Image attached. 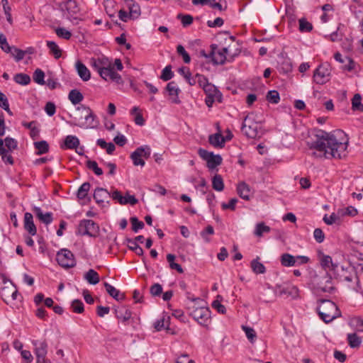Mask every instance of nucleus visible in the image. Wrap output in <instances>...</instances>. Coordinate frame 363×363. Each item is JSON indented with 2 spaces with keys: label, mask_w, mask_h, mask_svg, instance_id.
<instances>
[{
  "label": "nucleus",
  "mask_w": 363,
  "mask_h": 363,
  "mask_svg": "<svg viewBox=\"0 0 363 363\" xmlns=\"http://www.w3.org/2000/svg\"><path fill=\"white\" fill-rule=\"evenodd\" d=\"M8 152L9 151L6 150V147L4 146V140L0 138V155L1 156L2 160L5 163L13 164V159L11 155L8 154Z\"/></svg>",
  "instance_id": "29"
},
{
  "label": "nucleus",
  "mask_w": 363,
  "mask_h": 363,
  "mask_svg": "<svg viewBox=\"0 0 363 363\" xmlns=\"http://www.w3.org/2000/svg\"><path fill=\"white\" fill-rule=\"evenodd\" d=\"M280 262L284 267H292L296 264V258L289 253H284L281 255Z\"/></svg>",
  "instance_id": "28"
},
{
  "label": "nucleus",
  "mask_w": 363,
  "mask_h": 363,
  "mask_svg": "<svg viewBox=\"0 0 363 363\" xmlns=\"http://www.w3.org/2000/svg\"><path fill=\"white\" fill-rule=\"evenodd\" d=\"M214 229L211 225H208L203 231L201 232V236L206 242H210V238L208 237V235H213Z\"/></svg>",
  "instance_id": "59"
},
{
  "label": "nucleus",
  "mask_w": 363,
  "mask_h": 363,
  "mask_svg": "<svg viewBox=\"0 0 363 363\" xmlns=\"http://www.w3.org/2000/svg\"><path fill=\"white\" fill-rule=\"evenodd\" d=\"M85 279L91 284L95 285L99 282V276L94 269H89L84 276Z\"/></svg>",
  "instance_id": "36"
},
{
  "label": "nucleus",
  "mask_w": 363,
  "mask_h": 363,
  "mask_svg": "<svg viewBox=\"0 0 363 363\" xmlns=\"http://www.w3.org/2000/svg\"><path fill=\"white\" fill-rule=\"evenodd\" d=\"M45 73L40 69H37L33 73V81L38 84H44L45 83L44 80Z\"/></svg>",
  "instance_id": "43"
},
{
  "label": "nucleus",
  "mask_w": 363,
  "mask_h": 363,
  "mask_svg": "<svg viewBox=\"0 0 363 363\" xmlns=\"http://www.w3.org/2000/svg\"><path fill=\"white\" fill-rule=\"evenodd\" d=\"M330 66L328 63L320 65L314 71L313 79L318 84H324L330 80Z\"/></svg>",
  "instance_id": "6"
},
{
  "label": "nucleus",
  "mask_w": 363,
  "mask_h": 363,
  "mask_svg": "<svg viewBox=\"0 0 363 363\" xmlns=\"http://www.w3.org/2000/svg\"><path fill=\"white\" fill-rule=\"evenodd\" d=\"M208 140L210 144L214 147H223L225 143V139L220 133L211 135Z\"/></svg>",
  "instance_id": "31"
},
{
  "label": "nucleus",
  "mask_w": 363,
  "mask_h": 363,
  "mask_svg": "<svg viewBox=\"0 0 363 363\" xmlns=\"http://www.w3.org/2000/svg\"><path fill=\"white\" fill-rule=\"evenodd\" d=\"M45 111L49 116H52L56 111V107L54 103L48 102L45 106Z\"/></svg>",
  "instance_id": "63"
},
{
  "label": "nucleus",
  "mask_w": 363,
  "mask_h": 363,
  "mask_svg": "<svg viewBox=\"0 0 363 363\" xmlns=\"http://www.w3.org/2000/svg\"><path fill=\"white\" fill-rule=\"evenodd\" d=\"M62 9L64 12V15L73 22L74 24H77L79 19L77 18V14L79 11L77 3L74 0H68L64 3L62 6Z\"/></svg>",
  "instance_id": "10"
},
{
  "label": "nucleus",
  "mask_w": 363,
  "mask_h": 363,
  "mask_svg": "<svg viewBox=\"0 0 363 363\" xmlns=\"http://www.w3.org/2000/svg\"><path fill=\"white\" fill-rule=\"evenodd\" d=\"M228 52L227 48L220 50L218 49V45L213 44L211 45L210 55L211 60L215 65H223L226 60V55Z\"/></svg>",
  "instance_id": "12"
},
{
  "label": "nucleus",
  "mask_w": 363,
  "mask_h": 363,
  "mask_svg": "<svg viewBox=\"0 0 363 363\" xmlns=\"http://www.w3.org/2000/svg\"><path fill=\"white\" fill-rule=\"evenodd\" d=\"M313 29L312 24L305 18L299 19V30L301 32H310Z\"/></svg>",
  "instance_id": "45"
},
{
  "label": "nucleus",
  "mask_w": 363,
  "mask_h": 363,
  "mask_svg": "<svg viewBox=\"0 0 363 363\" xmlns=\"http://www.w3.org/2000/svg\"><path fill=\"white\" fill-rule=\"evenodd\" d=\"M129 9L130 16L136 18L140 15V7L133 0H125Z\"/></svg>",
  "instance_id": "26"
},
{
  "label": "nucleus",
  "mask_w": 363,
  "mask_h": 363,
  "mask_svg": "<svg viewBox=\"0 0 363 363\" xmlns=\"http://www.w3.org/2000/svg\"><path fill=\"white\" fill-rule=\"evenodd\" d=\"M318 312L320 318L327 323L340 315V312L336 304L330 300H320Z\"/></svg>",
  "instance_id": "3"
},
{
  "label": "nucleus",
  "mask_w": 363,
  "mask_h": 363,
  "mask_svg": "<svg viewBox=\"0 0 363 363\" xmlns=\"http://www.w3.org/2000/svg\"><path fill=\"white\" fill-rule=\"evenodd\" d=\"M177 18L181 19L182 23L184 27H186L189 25H191L193 22V17L191 15L186 14H179L177 16Z\"/></svg>",
  "instance_id": "60"
},
{
  "label": "nucleus",
  "mask_w": 363,
  "mask_h": 363,
  "mask_svg": "<svg viewBox=\"0 0 363 363\" xmlns=\"http://www.w3.org/2000/svg\"><path fill=\"white\" fill-rule=\"evenodd\" d=\"M175 259L176 257L173 254H168L167 255V260L169 263V268L171 269H174L177 272L182 274L184 272V270L180 264L175 262Z\"/></svg>",
  "instance_id": "34"
},
{
  "label": "nucleus",
  "mask_w": 363,
  "mask_h": 363,
  "mask_svg": "<svg viewBox=\"0 0 363 363\" xmlns=\"http://www.w3.org/2000/svg\"><path fill=\"white\" fill-rule=\"evenodd\" d=\"M91 184L89 182L83 183L79 188L77 196L79 199H84L86 198L89 191L90 190Z\"/></svg>",
  "instance_id": "39"
},
{
  "label": "nucleus",
  "mask_w": 363,
  "mask_h": 363,
  "mask_svg": "<svg viewBox=\"0 0 363 363\" xmlns=\"http://www.w3.org/2000/svg\"><path fill=\"white\" fill-rule=\"evenodd\" d=\"M173 76L174 74L172 71V67L170 65H167L163 69L160 78L164 81H168L171 79Z\"/></svg>",
  "instance_id": "52"
},
{
  "label": "nucleus",
  "mask_w": 363,
  "mask_h": 363,
  "mask_svg": "<svg viewBox=\"0 0 363 363\" xmlns=\"http://www.w3.org/2000/svg\"><path fill=\"white\" fill-rule=\"evenodd\" d=\"M116 317L122 322L125 323L131 318V311L125 307H121L115 310Z\"/></svg>",
  "instance_id": "25"
},
{
  "label": "nucleus",
  "mask_w": 363,
  "mask_h": 363,
  "mask_svg": "<svg viewBox=\"0 0 363 363\" xmlns=\"http://www.w3.org/2000/svg\"><path fill=\"white\" fill-rule=\"evenodd\" d=\"M320 263L321 267L325 269H335L337 265L334 264L332 257L329 255L321 254L320 256Z\"/></svg>",
  "instance_id": "24"
},
{
  "label": "nucleus",
  "mask_w": 363,
  "mask_h": 363,
  "mask_svg": "<svg viewBox=\"0 0 363 363\" xmlns=\"http://www.w3.org/2000/svg\"><path fill=\"white\" fill-rule=\"evenodd\" d=\"M352 106L354 111H363V104L360 94H356L352 99Z\"/></svg>",
  "instance_id": "41"
},
{
  "label": "nucleus",
  "mask_w": 363,
  "mask_h": 363,
  "mask_svg": "<svg viewBox=\"0 0 363 363\" xmlns=\"http://www.w3.org/2000/svg\"><path fill=\"white\" fill-rule=\"evenodd\" d=\"M127 241L128 243L131 244V245L129 246L130 250L134 251L135 252V254L139 256L143 255V248L138 244H137V242L135 241H134L132 239H128Z\"/></svg>",
  "instance_id": "48"
},
{
  "label": "nucleus",
  "mask_w": 363,
  "mask_h": 363,
  "mask_svg": "<svg viewBox=\"0 0 363 363\" xmlns=\"http://www.w3.org/2000/svg\"><path fill=\"white\" fill-rule=\"evenodd\" d=\"M71 308L73 312L77 313H82L84 310L82 301L79 299H75L72 302Z\"/></svg>",
  "instance_id": "44"
},
{
  "label": "nucleus",
  "mask_w": 363,
  "mask_h": 363,
  "mask_svg": "<svg viewBox=\"0 0 363 363\" xmlns=\"http://www.w3.org/2000/svg\"><path fill=\"white\" fill-rule=\"evenodd\" d=\"M34 146L37 150V155L45 154L49 150L48 143L45 140L34 143Z\"/></svg>",
  "instance_id": "40"
},
{
  "label": "nucleus",
  "mask_w": 363,
  "mask_h": 363,
  "mask_svg": "<svg viewBox=\"0 0 363 363\" xmlns=\"http://www.w3.org/2000/svg\"><path fill=\"white\" fill-rule=\"evenodd\" d=\"M79 145V140L77 137L74 135H67L66 136L64 145H62V148H67V149H77Z\"/></svg>",
  "instance_id": "23"
},
{
  "label": "nucleus",
  "mask_w": 363,
  "mask_h": 363,
  "mask_svg": "<svg viewBox=\"0 0 363 363\" xmlns=\"http://www.w3.org/2000/svg\"><path fill=\"white\" fill-rule=\"evenodd\" d=\"M313 236L315 240L319 243H321L324 241L325 235L320 228H315L314 230Z\"/></svg>",
  "instance_id": "62"
},
{
  "label": "nucleus",
  "mask_w": 363,
  "mask_h": 363,
  "mask_svg": "<svg viewBox=\"0 0 363 363\" xmlns=\"http://www.w3.org/2000/svg\"><path fill=\"white\" fill-rule=\"evenodd\" d=\"M48 48L50 50V52L55 59H59L62 55V50L59 48V46L54 41H47L46 43Z\"/></svg>",
  "instance_id": "35"
},
{
  "label": "nucleus",
  "mask_w": 363,
  "mask_h": 363,
  "mask_svg": "<svg viewBox=\"0 0 363 363\" xmlns=\"http://www.w3.org/2000/svg\"><path fill=\"white\" fill-rule=\"evenodd\" d=\"M166 89L168 91L169 95L172 96V102L179 104L180 101L179 100L178 94L180 90L178 88L177 83L175 82H169L166 86Z\"/></svg>",
  "instance_id": "19"
},
{
  "label": "nucleus",
  "mask_w": 363,
  "mask_h": 363,
  "mask_svg": "<svg viewBox=\"0 0 363 363\" xmlns=\"http://www.w3.org/2000/svg\"><path fill=\"white\" fill-rule=\"evenodd\" d=\"M242 328L245 331V335L247 339L250 340V342L253 343L257 337L256 332L255 331V330L252 328L244 325L242 326Z\"/></svg>",
  "instance_id": "47"
},
{
  "label": "nucleus",
  "mask_w": 363,
  "mask_h": 363,
  "mask_svg": "<svg viewBox=\"0 0 363 363\" xmlns=\"http://www.w3.org/2000/svg\"><path fill=\"white\" fill-rule=\"evenodd\" d=\"M99 228L98 225L92 220H82L80 221L77 233L81 235H89L95 237L99 233Z\"/></svg>",
  "instance_id": "7"
},
{
  "label": "nucleus",
  "mask_w": 363,
  "mask_h": 363,
  "mask_svg": "<svg viewBox=\"0 0 363 363\" xmlns=\"http://www.w3.org/2000/svg\"><path fill=\"white\" fill-rule=\"evenodd\" d=\"M86 166L89 169L93 170L96 175L100 176L103 174V170L98 167L96 162L88 160L86 162Z\"/></svg>",
  "instance_id": "54"
},
{
  "label": "nucleus",
  "mask_w": 363,
  "mask_h": 363,
  "mask_svg": "<svg viewBox=\"0 0 363 363\" xmlns=\"http://www.w3.org/2000/svg\"><path fill=\"white\" fill-rule=\"evenodd\" d=\"M203 89L206 94L205 102L208 107H211L215 101H221L222 95L213 84L209 83Z\"/></svg>",
  "instance_id": "11"
},
{
  "label": "nucleus",
  "mask_w": 363,
  "mask_h": 363,
  "mask_svg": "<svg viewBox=\"0 0 363 363\" xmlns=\"http://www.w3.org/2000/svg\"><path fill=\"white\" fill-rule=\"evenodd\" d=\"M0 47L6 53L11 52L13 49V46L9 45L6 38L4 34H0Z\"/></svg>",
  "instance_id": "49"
},
{
  "label": "nucleus",
  "mask_w": 363,
  "mask_h": 363,
  "mask_svg": "<svg viewBox=\"0 0 363 363\" xmlns=\"http://www.w3.org/2000/svg\"><path fill=\"white\" fill-rule=\"evenodd\" d=\"M271 230L270 227L266 225L264 223L261 222L258 223L255 225V228L254 230V235L256 237L261 238L263 236L264 233H268Z\"/></svg>",
  "instance_id": "30"
},
{
  "label": "nucleus",
  "mask_w": 363,
  "mask_h": 363,
  "mask_svg": "<svg viewBox=\"0 0 363 363\" xmlns=\"http://www.w3.org/2000/svg\"><path fill=\"white\" fill-rule=\"evenodd\" d=\"M75 66L79 76L83 81L86 82L90 79V72L82 62L77 61Z\"/></svg>",
  "instance_id": "20"
},
{
  "label": "nucleus",
  "mask_w": 363,
  "mask_h": 363,
  "mask_svg": "<svg viewBox=\"0 0 363 363\" xmlns=\"http://www.w3.org/2000/svg\"><path fill=\"white\" fill-rule=\"evenodd\" d=\"M112 198L113 200H116L121 205H125L126 201H125V196H123L120 191L116 190L112 193Z\"/></svg>",
  "instance_id": "64"
},
{
  "label": "nucleus",
  "mask_w": 363,
  "mask_h": 363,
  "mask_svg": "<svg viewBox=\"0 0 363 363\" xmlns=\"http://www.w3.org/2000/svg\"><path fill=\"white\" fill-rule=\"evenodd\" d=\"M191 315L199 324L207 325L211 315V311L206 307L196 308L191 312Z\"/></svg>",
  "instance_id": "13"
},
{
  "label": "nucleus",
  "mask_w": 363,
  "mask_h": 363,
  "mask_svg": "<svg viewBox=\"0 0 363 363\" xmlns=\"http://www.w3.org/2000/svg\"><path fill=\"white\" fill-rule=\"evenodd\" d=\"M212 186L213 189L221 191L224 189V183L222 177L220 174H216L212 179Z\"/></svg>",
  "instance_id": "38"
},
{
  "label": "nucleus",
  "mask_w": 363,
  "mask_h": 363,
  "mask_svg": "<svg viewBox=\"0 0 363 363\" xmlns=\"http://www.w3.org/2000/svg\"><path fill=\"white\" fill-rule=\"evenodd\" d=\"M57 263L64 268H71L76 265L73 253L67 249H61L56 255Z\"/></svg>",
  "instance_id": "5"
},
{
  "label": "nucleus",
  "mask_w": 363,
  "mask_h": 363,
  "mask_svg": "<svg viewBox=\"0 0 363 363\" xmlns=\"http://www.w3.org/2000/svg\"><path fill=\"white\" fill-rule=\"evenodd\" d=\"M177 51L178 54L183 57V60L185 63L188 64L190 62L191 57L182 45H178L177 48Z\"/></svg>",
  "instance_id": "55"
},
{
  "label": "nucleus",
  "mask_w": 363,
  "mask_h": 363,
  "mask_svg": "<svg viewBox=\"0 0 363 363\" xmlns=\"http://www.w3.org/2000/svg\"><path fill=\"white\" fill-rule=\"evenodd\" d=\"M238 195L243 199L249 201L250 199L251 191L250 186L245 182H240L237 187Z\"/></svg>",
  "instance_id": "22"
},
{
  "label": "nucleus",
  "mask_w": 363,
  "mask_h": 363,
  "mask_svg": "<svg viewBox=\"0 0 363 363\" xmlns=\"http://www.w3.org/2000/svg\"><path fill=\"white\" fill-rule=\"evenodd\" d=\"M4 142L5 143L6 150H8L9 152H11L17 148V141L12 138L6 137L4 139Z\"/></svg>",
  "instance_id": "46"
},
{
  "label": "nucleus",
  "mask_w": 363,
  "mask_h": 363,
  "mask_svg": "<svg viewBox=\"0 0 363 363\" xmlns=\"http://www.w3.org/2000/svg\"><path fill=\"white\" fill-rule=\"evenodd\" d=\"M68 99L72 104L77 105L83 100L84 96L77 89H72L69 93Z\"/></svg>",
  "instance_id": "33"
},
{
  "label": "nucleus",
  "mask_w": 363,
  "mask_h": 363,
  "mask_svg": "<svg viewBox=\"0 0 363 363\" xmlns=\"http://www.w3.org/2000/svg\"><path fill=\"white\" fill-rule=\"evenodd\" d=\"M9 53H10L14 57L16 62H19L23 60L26 55V52H23L22 50L18 49L14 46H13L12 51L9 52Z\"/></svg>",
  "instance_id": "50"
},
{
  "label": "nucleus",
  "mask_w": 363,
  "mask_h": 363,
  "mask_svg": "<svg viewBox=\"0 0 363 363\" xmlns=\"http://www.w3.org/2000/svg\"><path fill=\"white\" fill-rule=\"evenodd\" d=\"M199 155L207 162V167L210 169H215L222 163V157L220 155H214L212 152H208L203 148L198 150Z\"/></svg>",
  "instance_id": "9"
},
{
  "label": "nucleus",
  "mask_w": 363,
  "mask_h": 363,
  "mask_svg": "<svg viewBox=\"0 0 363 363\" xmlns=\"http://www.w3.org/2000/svg\"><path fill=\"white\" fill-rule=\"evenodd\" d=\"M73 118V125L84 128H93L97 126L98 121L91 109L85 105L77 107Z\"/></svg>",
  "instance_id": "2"
},
{
  "label": "nucleus",
  "mask_w": 363,
  "mask_h": 363,
  "mask_svg": "<svg viewBox=\"0 0 363 363\" xmlns=\"http://www.w3.org/2000/svg\"><path fill=\"white\" fill-rule=\"evenodd\" d=\"M104 286L107 293L116 301H122L125 299V295L121 294L118 289H116L110 284L105 282Z\"/></svg>",
  "instance_id": "21"
},
{
  "label": "nucleus",
  "mask_w": 363,
  "mask_h": 363,
  "mask_svg": "<svg viewBox=\"0 0 363 363\" xmlns=\"http://www.w3.org/2000/svg\"><path fill=\"white\" fill-rule=\"evenodd\" d=\"M259 125L255 120L253 113L247 114L244 118L242 131L249 138H255L259 133Z\"/></svg>",
  "instance_id": "4"
},
{
  "label": "nucleus",
  "mask_w": 363,
  "mask_h": 363,
  "mask_svg": "<svg viewBox=\"0 0 363 363\" xmlns=\"http://www.w3.org/2000/svg\"><path fill=\"white\" fill-rule=\"evenodd\" d=\"M218 298H222L220 296H217V300H215L213 303H212V307L215 309L217 310V311L221 314H224L226 312V309H225V307L222 305L220 302V301L218 300Z\"/></svg>",
  "instance_id": "58"
},
{
  "label": "nucleus",
  "mask_w": 363,
  "mask_h": 363,
  "mask_svg": "<svg viewBox=\"0 0 363 363\" xmlns=\"http://www.w3.org/2000/svg\"><path fill=\"white\" fill-rule=\"evenodd\" d=\"M33 211L36 217L43 223L48 225L52 222V213L48 212L43 213L40 207L34 206Z\"/></svg>",
  "instance_id": "18"
},
{
  "label": "nucleus",
  "mask_w": 363,
  "mask_h": 363,
  "mask_svg": "<svg viewBox=\"0 0 363 363\" xmlns=\"http://www.w3.org/2000/svg\"><path fill=\"white\" fill-rule=\"evenodd\" d=\"M316 289L318 291L325 293L331 294L334 292L335 288L334 287L332 281V277L329 274L325 273V274L321 277L317 283Z\"/></svg>",
  "instance_id": "14"
},
{
  "label": "nucleus",
  "mask_w": 363,
  "mask_h": 363,
  "mask_svg": "<svg viewBox=\"0 0 363 363\" xmlns=\"http://www.w3.org/2000/svg\"><path fill=\"white\" fill-rule=\"evenodd\" d=\"M108 196L109 193L104 188H97L94 193V199L98 203H103Z\"/></svg>",
  "instance_id": "27"
},
{
  "label": "nucleus",
  "mask_w": 363,
  "mask_h": 363,
  "mask_svg": "<svg viewBox=\"0 0 363 363\" xmlns=\"http://www.w3.org/2000/svg\"><path fill=\"white\" fill-rule=\"evenodd\" d=\"M99 75L105 80H111L118 84H122V78L119 74L114 72L112 67H104L99 72Z\"/></svg>",
  "instance_id": "16"
},
{
  "label": "nucleus",
  "mask_w": 363,
  "mask_h": 363,
  "mask_svg": "<svg viewBox=\"0 0 363 363\" xmlns=\"http://www.w3.org/2000/svg\"><path fill=\"white\" fill-rule=\"evenodd\" d=\"M340 130L333 133H328L318 130L315 134V140L311 144V149H315L318 153L313 152L316 157H324L327 159H341L347 155L348 140L338 141L337 138L342 134Z\"/></svg>",
  "instance_id": "1"
},
{
  "label": "nucleus",
  "mask_w": 363,
  "mask_h": 363,
  "mask_svg": "<svg viewBox=\"0 0 363 363\" xmlns=\"http://www.w3.org/2000/svg\"><path fill=\"white\" fill-rule=\"evenodd\" d=\"M1 4L3 5L5 15L6 16V19L10 23H11L12 18L11 15V8L9 6L8 0H1Z\"/></svg>",
  "instance_id": "61"
},
{
  "label": "nucleus",
  "mask_w": 363,
  "mask_h": 363,
  "mask_svg": "<svg viewBox=\"0 0 363 363\" xmlns=\"http://www.w3.org/2000/svg\"><path fill=\"white\" fill-rule=\"evenodd\" d=\"M267 99L272 104H278L279 101V94L276 90L269 91L267 95Z\"/></svg>",
  "instance_id": "53"
},
{
  "label": "nucleus",
  "mask_w": 363,
  "mask_h": 363,
  "mask_svg": "<svg viewBox=\"0 0 363 363\" xmlns=\"http://www.w3.org/2000/svg\"><path fill=\"white\" fill-rule=\"evenodd\" d=\"M24 228L30 235H35L37 233V228L30 213L26 212L24 214Z\"/></svg>",
  "instance_id": "17"
},
{
  "label": "nucleus",
  "mask_w": 363,
  "mask_h": 363,
  "mask_svg": "<svg viewBox=\"0 0 363 363\" xmlns=\"http://www.w3.org/2000/svg\"><path fill=\"white\" fill-rule=\"evenodd\" d=\"M298 289L296 286H287L285 288H283L280 291V294H288L289 296H296L298 294Z\"/></svg>",
  "instance_id": "57"
},
{
  "label": "nucleus",
  "mask_w": 363,
  "mask_h": 363,
  "mask_svg": "<svg viewBox=\"0 0 363 363\" xmlns=\"http://www.w3.org/2000/svg\"><path fill=\"white\" fill-rule=\"evenodd\" d=\"M151 149L147 145L140 146L138 147L132 154L130 155V158L133 160V164L135 166H141L143 167L145 164V160L143 159H148L150 157Z\"/></svg>",
  "instance_id": "8"
},
{
  "label": "nucleus",
  "mask_w": 363,
  "mask_h": 363,
  "mask_svg": "<svg viewBox=\"0 0 363 363\" xmlns=\"http://www.w3.org/2000/svg\"><path fill=\"white\" fill-rule=\"evenodd\" d=\"M57 35L65 40H69L72 37V33L64 28H57L55 30Z\"/></svg>",
  "instance_id": "56"
},
{
  "label": "nucleus",
  "mask_w": 363,
  "mask_h": 363,
  "mask_svg": "<svg viewBox=\"0 0 363 363\" xmlns=\"http://www.w3.org/2000/svg\"><path fill=\"white\" fill-rule=\"evenodd\" d=\"M259 259V257H257L256 259L252 260L250 263L252 270L255 274H264L266 271V268Z\"/></svg>",
  "instance_id": "32"
},
{
  "label": "nucleus",
  "mask_w": 363,
  "mask_h": 363,
  "mask_svg": "<svg viewBox=\"0 0 363 363\" xmlns=\"http://www.w3.org/2000/svg\"><path fill=\"white\" fill-rule=\"evenodd\" d=\"M347 340L349 345L352 348L358 347L361 343L360 338L355 333L348 334Z\"/></svg>",
  "instance_id": "42"
},
{
  "label": "nucleus",
  "mask_w": 363,
  "mask_h": 363,
  "mask_svg": "<svg viewBox=\"0 0 363 363\" xmlns=\"http://www.w3.org/2000/svg\"><path fill=\"white\" fill-rule=\"evenodd\" d=\"M33 344L35 347V354L36 355L37 363H46V354L48 352V344L45 341H34Z\"/></svg>",
  "instance_id": "15"
},
{
  "label": "nucleus",
  "mask_w": 363,
  "mask_h": 363,
  "mask_svg": "<svg viewBox=\"0 0 363 363\" xmlns=\"http://www.w3.org/2000/svg\"><path fill=\"white\" fill-rule=\"evenodd\" d=\"M130 221L132 225V230L137 233L139 230L143 229L144 228V223L142 221H140L137 217H131L130 218Z\"/></svg>",
  "instance_id": "51"
},
{
  "label": "nucleus",
  "mask_w": 363,
  "mask_h": 363,
  "mask_svg": "<svg viewBox=\"0 0 363 363\" xmlns=\"http://www.w3.org/2000/svg\"><path fill=\"white\" fill-rule=\"evenodd\" d=\"M13 80L16 83L25 86L28 85L30 82V77L27 74L18 73L15 74Z\"/></svg>",
  "instance_id": "37"
}]
</instances>
